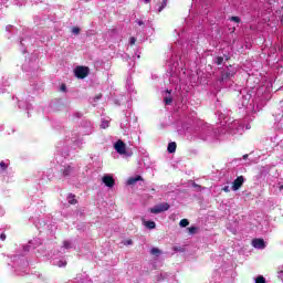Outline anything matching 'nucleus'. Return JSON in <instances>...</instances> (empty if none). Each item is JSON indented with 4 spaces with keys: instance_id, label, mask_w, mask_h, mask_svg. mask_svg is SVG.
Segmentation results:
<instances>
[{
    "instance_id": "obj_9",
    "label": "nucleus",
    "mask_w": 283,
    "mask_h": 283,
    "mask_svg": "<svg viewBox=\"0 0 283 283\" xmlns=\"http://www.w3.org/2000/svg\"><path fill=\"white\" fill-rule=\"evenodd\" d=\"M164 211H169V203H159L150 209V213L155 214L163 213Z\"/></svg>"
},
{
    "instance_id": "obj_48",
    "label": "nucleus",
    "mask_w": 283,
    "mask_h": 283,
    "mask_svg": "<svg viewBox=\"0 0 283 283\" xmlns=\"http://www.w3.org/2000/svg\"><path fill=\"white\" fill-rule=\"evenodd\" d=\"M245 129H251V126L247 125V126H245Z\"/></svg>"
},
{
    "instance_id": "obj_52",
    "label": "nucleus",
    "mask_w": 283,
    "mask_h": 283,
    "mask_svg": "<svg viewBox=\"0 0 283 283\" xmlns=\"http://www.w3.org/2000/svg\"><path fill=\"white\" fill-rule=\"evenodd\" d=\"M175 251H180V249H178V248H175Z\"/></svg>"
},
{
    "instance_id": "obj_58",
    "label": "nucleus",
    "mask_w": 283,
    "mask_h": 283,
    "mask_svg": "<svg viewBox=\"0 0 283 283\" xmlns=\"http://www.w3.org/2000/svg\"><path fill=\"white\" fill-rule=\"evenodd\" d=\"M281 273H283V270H281Z\"/></svg>"
},
{
    "instance_id": "obj_14",
    "label": "nucleus",
    "mask_w": 283,
    "mask_h": 283,
    "mask_svg": "<svg viewBox=\"0 0 283 283\" xmlns=\"http://www.w3.org/2000/svg\"><path fill=\"white\" fill-rule=\"evenodd\" d=\"M233 74H235V71H231L230 69L223 71L221 74L222 83H224V81H227V78H231V76H233Z\"/></svg>"
},
{
    "instance_id": "obj_45",
    "label": "nucleus",
    "mask_w": 283,
    "mask_h": 283,
    "mask_svg": "<svg viewBox=\"0 0 283 283\" xmlns=\"http://www.w3.org/2000/svg\"><path fill=\"white\" fill-rule=\"evenodd\" d=\"M126 244H133L132 240L126 241Z\"/></svg>"
},
{
    "instance_id": "obj_46",
    "label": "nucleus",
    "mask_w": 283,
    "mask_h": 283,
    "mask_svg": "<svg viewBox=\"0 0 283 283\" xmlns=\"http://www.w3.org/2000/svg\"><path fill=\"white\" fill-rule=\"evenodd\" d=\"M61 90H62L63 92H65V85H62Z\"/></svg>"
},
{
    "instance_id": "obj_34",
    "label": "nucleus",
    "mask_w": 283,
    "mask_h": 283,
    "mask_svg": "<svg viewBox=\"0 0 283 283\" xmlns=\"http://www.w3.org/2000/svg\"><path fill=\"white\" fill-rule=\"evenodd\" d=\"M0 168L2 169V171H6L8 169V164H6V161H1Z\"/></svg>"
},
{
    "instance_id": "obj_2",
    "label": "nucleus",
    "mask_w": 283,
    "mask_h": 283,
    "mask_svg": "<svg viewBox=\"0 0 283 283\" xmlns=\"http://www.w3.org/2000/svg\"><path fill=\"white\" fill-rule=\"evenodd\" d=\"M217 132H220L224 139H227V134H230L231 136L240 135L242 136L244 132V123L242 119H234L227 125L221 122V127L216 129Z\"/></svg>"
},
{
    "instance_id": "obj_20",
    "label": "nucleus",
    "mask_w": 283,
    "mask_h": 283,
    "mask_svg": "<svg viewBox=\"0 0 283 283\" xmlns=\"http://www.w3.org/2000/svg\"><path fill=\"white\" fill-rule=\"evenodd\" d=\"M168 153L175 154L176 153V142H171L168 144Z\"/></svg>"
},
{
    "instance_id": "obj_47",
    "label": "nucleus",
    "mask_w": 283,
    "mask_h": 283,
    "mask_svg": "<svg viewBox=\"0 0 283 283\" xmlns=\"http://www.w3.org/2000/svg\"><path fill=\"white\" fill-rule=\"evenodd\" d=\"M151 0H144L145 3H149Z\"/></svg>"
},
{
    "instance_id": "obj_44",
    "label": "nucleus",
    "mask_w": 283,
    "mask_h": 283,
    "mask_svg": "<svg viewBox=\"0 0 283 283\" xmlns=\"http://www.w3.org/2000/svg\"><path fill=\"white\" fill-rule=\"evenodd\" d=\"M34 224H35L36 229H41V227L39 226L40 222H38V223L35 222Z\"/></svg>"
},
{
    "instance_id": "obj_30",
    "label": "nucleus",
    "mask_w": 283,
    "mask_h": 283,
    "mask_svg": "<svg viewBox=\"0 0 283 283\" xmlns=\"http://www.w3.org/2000/svg\"><path fill=\"white\" fill-rule=\"evenodd\" d=\"M72 34H75V35L81 34V29H80L78 27H74V28L72 29Z\"/></svg>"
},
{
    "instance_id": "obj_24",
    "label": "nucleus",
    "mask_w": 283,
    "mask_h": 283,
    "mask_svg": "<svg viewBox=\"0 0 283 283\" xmlns=\"http://www.w3.org/2000/svg\"><path fill=\"white\" fill-rule=\"evenodd\" d=\"M145 227H146L147 229H156V222H154V221H147V222L145 223Z\"/></svg>"
},
{
    "instance_id": "obj_12",
    "label": "nucleus",
    "mask_w": 283,
    "mask_h": 283,
    "mask_svg": "<svg viewBox=\"0 0 283 283\" xmlns=\"http://www.w3.org/2000/svg\"><path fill=\"white\" fill-rule=\"evenodd\" d=\"M242 185H244V177L240 176L238 177L233 184H232V190L233 191H238V189H240V187H242Z\"/></svg>"
},
{
    "instance_id": "obj_22",
    "label": "nucleus",
    "mask_w": 283,
    "mask_h": 283,
    "mask_svg": "<svg viewBox=\"0 0 283 283\" xmlns=\"http://www.w3.org/2000/svg\"><path fill=\"white\" fill-rule=\"evenodd\" d=\"M67 202L69 205H76V197L74 195H69Z\"/></svg>"
},
{
    "instance_id": "obj_6",
    "label": "nucleus",
    "mask_w": 283,
    "mask_h": 283,
    "mask_svg": "<svg viewBox=\"0 0 283 283\" xmlns=\"http://www.w3.org/2000/svg\"><path fill=\"white\" fill-rule=\"evenodd\" d=\"M241 98L239 101V107H245L247 109H251L253 107V99H251V93H247V91L240 92Z\"/></svg>"
},
{
    "instance_id": "obj_54",
    "label": "nucleus",
    "mask_w": 283,
    "mask_h": 283,
    "mask_svg": "<svg viewBox=\"0 0 283 283\" xmlns=\"http://www.w3.org/2000/svg\"><path fill=\"white\" fill-rule=\"evenodd\" d=\"M232 32H235V28L232 29Z\"/></svg>"
},
{
    "instance_id": "obj_39",
    "label": "nucleus",
    "mask_w": 283,
    "mask_h": 283,
    "mask_svg": "<svg viewBox=\"0 0 283 283\" xmlns=\"http://www.w3.org/2000/svg\"><path fill=\"white\" fill-rule=\"evenodd\" d=\"M218 117H219V120H224V114L223 113H219V115H218Z\"/></svg>"
},
{
    "instance_id": "obj_13",
    "label": "nucleus",
    "mask_w": 283,
    "mask_h": 283,
    "mask_svg": "<svg viewBox=\"0 0 283 283\" xmlns=\"http://www.w3.org/2000/svg\"><path fill=\"white\" fill-rule=\"evenodd\" d=\"M252 247H254V249H266V243H264L263 239H254L252 240Z\"/></svg>"
},
{
    "instance_id": "obj_57",
    "label": "nucleus",
    "mask_w": 283,
    "mask_h": 283,
    "mask_svg": "<svg viewBox=\"0 0 283 283\" xmlns=\"http://www.w3.org/2000/svg\"><path fill=\"white\" fill-rule=\"evenodd\" d=\"M19 107H21V104H19Z\"/></svg>"
},
{
    "instance_id": "obj_53",
    "label": "nucleus",
    "mask_w": 283,
    "mask_h": 283,
    "mask_svg": "<svg viewBox=\"0 0 283 283\" xmlns=\"http://www.w3.org/2000/svg\"><path fill=\"white\" fill-rule=\"evenodd\" d=\"M283 189V185L282 186H280V190H282Z\"/></svg>"
},
{
    "instance_id": "obj_37",
    "label": "nucleus",
    "mask_w": 283,
    "mask_h": 283,
    "mask_svg": "<svg viewBox=\"0 0 283 283\" xmlns=\"http://www.w3.org/2000/svg\"><path fill=\"white\" fill-rule=\"evenodd\" d=\"M164 101H165V105H169L170 103H172L174 99H172L171 97H167V96H166V97L164 98Z\"/></svg>"
},
{
    "instance_id": "obj_15",
    "label": "nucleus",
    "mask_w": 283,
    "mask_h": 283,
    "mask_svg": "<svg viewBox=\"0 0 283 283\" xmlns=\"http://www.w3.org/2000/svg\"><path fill=\"white\" fill-rule=\"evenodd\" d=\"M83 127H86V130L84 132V134L90 135L92 134V130L94 129V125L92 124V122L90 120H84L82 123Z\"/></svg>"
},
{
    "instance_id": "obj_55",
    "label": "nucleus",
    "mask_w": 283,
    "mask_h": 283,
    "mask_svg": "<svg viewBox=\"0 0 283 283\" xmlns=\"http://www.w3.org/2000/svg\"><path fill=\"white\" fill-rule=\"evenodd\" d=\"M0 3H3V0H0Z\"/></svg>"
},
{
    "instance_id": "obj_19",
    "label": "nucleus",
    "mask_w": 283,
    "mask_h": 283,
    "mask_svg": "<svg viewBox=\"0 0 283 283\" xmlns=\"http://www.w3.org/2000/svg\"><path fill=\"white\" fill-rule=\"evenodd\" d=\"M78 136L80 135L76 134V133L72 134V137L70 139H66L67 145H70V142L71 143H78Z\"/></svg>"
},
{
    "instance_id": "obj_32",
    "label": "nucleus",
    "mask_w": 283,
    "mask_h": 283,
    "mask_svg": "<svg viewBox=\"0 0 283 283\" xmlns=\"http://www.w3.org/2000/svg\"><path fill=\"white\" fill-rule=\"evenodd\" d=\"M188 231H189L190 235H193V233H196V231H198V228L197 227H190V228H188Z\"/></svg>"
},
{
    "instance_id": "obj_56",
    "label": "nucleus",
    "mask_w": 283,
    "mask_h": 283,
    "mask_svg": "<svg viewBox=\"0 0 283 283\" xmlns=\"http://www.w3.org/2000/svg\"><path fill=\"white\" fill-rule=\"evenodd\" d=\"M84 1H86V2H87V1H90V0H84Z\"/></svg>"
},
{
    "instance_id": "obj_42",
    "label": "nucleus",
    "mask_w": 283,
    "mask_h": 283,
    "mask_svg": "<svg viewBox=\"0 0 283 283\" xmlns=\"http://www.w3.org/2000/svg\"><path fill=\"white\" fill-rule=\"evenodd\" d=\"M136 23H138L139 25H145V22H143V20H136Z\"/></svg>"
},
{
    "instance_id": "obj_5",
    "label": "nucleus",
    "mask_w": 283,
    "mask_h": 283,
    "mask_svg": "<svg viewBox=\"0 0 283 283\" xmlns=\"http://www.w3.org/2000/svg\"><path fill=\"white\" fill-rule=\"evenodd\" d=\"M77 171L78 170L76 169V166L74 164H66L61 166L60 168V174L62 178H65L66 180H69V178H74Z\"/></svg>"
},
{
    "instance_id": "obj_18",
    "label": "nucleus",
    "mask_w": 283,
    "mask_h": 283,
    "mask_svg": "<svg viewBox=\"0 0 283 283\" xmlns=\"http://www.w3.org/2000/svg\"><path fill=\"white\" fill-rule=\"evenodd\" d=\"M138 180H143V177L140 176L132 177L127 180V185H136Z\"/></svg>"
},
{
    "instance_id": "obj_28",
    "label": "nucleus",
    "mask_w": 283,
    "mask_h": 283,
    "mask_svg": "<svg viewBox=\"0 0 283 283\" xmlns=\"http://www.w3.org/2000/svg\"><path fill=\"white\" fill-rule=\"evenodd\" d=\"M179 226L182 228L189 227V220L188 219L180 220Z\"/></svg>"
},
{
    "instance_id": "obj_29",
    "label": "nucleus",
    "mask_w": 283,
    "mask_h": 283,
    "mask_svg": "<svg viewBox=\"0 0 283 283\" xmlns=\"http://www.w3.org/2000/svg\"><path fill=\"white\" fill-rule=\"evenodd\" d=\"M255 283H266V279H264V276L262 275H259L255 280H254Z\"/></svg>"
},
{
    "instance_id": "obj_27",
    "label": "nucleus",
    "mask_w": 283,
    "mask_h": 283,
    "mask_svg": "<svg viewBox=\"0 0 283 283\" xmlns=\"http://www.w3.org/2000/svg\"><path fill=\"white\" fill-rule=\"evenodd\" d=\"M126 87H127V91L130 94H134V86H132V82L130 81H127Z\"/></svg>"
},
{
    "instance_id": "obj_43",
    "label": "nucleus",
    "mask_w": 283,
    "mask_h": 283,
    "mask_svg": "<svg viewBox=\"0 0 283 283\" xmlns=\"http://www.w3.org/2000/svg\"><path fill=\"white\" fill-rule=\"evenodd\" d=\"M223 191L228 192L229 191V186L223 187Z\"/></svg>"
},
{
    "instance_id": "obj_23",
    "label": "nucleus",
    "mask_w": 283,
    "mask_h": 283,
    "mask_svg": "<svg viewBox=\"0 0 283 283\" xmlns=\"http://www.w3.org/2000/svg\"><path fill=\"white\" fill-rule=\"evenodd\" d=\"M214 63L216 65H222V63H224V57L222 56L214 57Z\"/></svg>"
},
{
    "instance_id": "obj_36",
    "label": "nucleus",
    "mask_w": 283,
    "mask_h": 283,
    "mask_svg": "<svg viewBox=\"0 0 283 283\" xmlns=\"http://www.w3.org/2000/svg\"><path fill=\"white\" fill-rule=\"evenodd\" d=\"M6 232L0 229V240H2V242H6Z\"/></svg>"
},
{
    "instance_id": "obj_17",
    "label": "nucleus",
    "mask_w": 283,
    "mask_h": 283,
    "mask_svg": "<svg viewBox=\"0 0 283 283\" xmlns=\"http://www.w3.org/2000/svg\"><path fill=\"white\" fill-rule=\"evenodd\" d=\"M120 129L127 132L129 129V116H125L124 120L120 123Z\"/></svg>"
},
{
    "instance_id": "obj_7",
    "label": "nucleus",
    "mask_w": 283,
    "mask_h": 283,
    "mask_svg": "<svg viewBox=\"0 0 283 283\" xmlns=\"http://www.w3.org/2000/svg\"><path fill=\"white\" fill-rule=\"evenodd\" d=\"M178 63H175L174 66L170 69V77L169 82L174 85H178L180 83V77L178 76Z\"/></svg>"
},
{
    "instance_id": "obj_11",
    "label": "nucleus",
    "mask_w": 283,
    "mask_h": 283,
    "mask_svg": "<svg viewBox=\"0 0 283 283\" xmlns=\"http://www.w3.org/2000/svg\"><path fill=\"white\" fill-rule=\"evenodd\" d=\"M102 182H104V185L106 187H108L109 189H112V187H114V185H116V182L114 181V177H112V175H105L102 178Z\"/></svg>"
},
{
    "instance_id": "obj_26",
    "label": "nucleus",
    "mask_w": 283,
    "mask_h": 283,
    "mask_svg": "<svg viewBox=\"0 0 283 283\" xmlns=\"http://www.w3.org/2000/svg\"><path fill=\"white\" fill-rule=\"evenodd\" d=\"M107 127H109V120L103 119L102 124H101V128L102 129H107Z\"/></svg>"
},
{
    "instance_id": "obj_8",
    "label": "nucleus",
    "mask_w": 283,
    "mask_h": 283,
    "mask_svg": "<svg viewBox=\"0 0 283 283\" xmlns=\"http://www.w3.org/2000/svg\"><path fill=\"white\" fill-rule=\"evenodd\" d=\"M74 74L77 78H85L90 74V69L87 66H77L74 70Z\"/></svg>"
},
{
    "instance_id": "obj_49",
    "label": "nucleus",
    "mask_w": 283,
    "mask_h": 283,
    "mask_svg": "<svg viewBox=\"0 0 283 283\" xmlns=\"http://www.w3.org/2000/svg\"><path fill=\"white\" fill-rule=\"evenodd\" d=\"M243 158H244V159L249 158V155H244Z\"/></svg>"
},
{
    "instance_id": "obj_51",
    "label": "nucleus",
    "mask_w": 283,
    "mask_h": 283,
    "mask_svg": "<svg viewBox=\"0 0 283 283\" xmlns=\"http://www.w3.org/2000/svg\"><path fill=\"white\" fill-rule=\"evenodd\" d=\"M81 116H82L81 113H78V114H77V117L81 118Z\"/></svg>"
},
{
    "instance_id": "obj_25",
    "label": "nucleus",
    "mask_w": 283,
    "mask_h": 283,
    "mask_svg": "<svg viewBox=\"0 0 283 283\" xmlns=\"http://www.w3.org/2000/svg\"><path fill=\"white\" fill-rule=\"evenodd\" d=\"M189 45L190 48H195L196 45H198V38H191L189 41Z\"/></svg>"
},
{
    "instance_id": "obj_1",
    "label": "nucleus",
    "mask_w": 283,
    "mask_h": 283,
    "mask_svg": "<svg viewBox=\"0 0 283 283\" xmlns=\"http://www.w3.org/2000/svg\"><path fill=\"white\" fill-rule=\"evenodd\" d=\"M195 6H199L201 8L200 14L193 17V24L200 23V25H205L206 23H209V25H214V23H218V21L224 19V13H219L216 15V12L210 11L209 8H211V4L213 3V0H192Z\"/></svg>"
},
{
    "instance_id": "obj_38",
    "label": "nucleus",
    "mask_w": 283,
    "mask_h": 283,
    "mask_svg": "<svg viewBox=\"0 0 283 283\" xmlns=\"http://www.w3.org/2000/svg\"><path fill=\"white\" fill-rule=\"evenodd\" d=\"M31 244H32V241H30L29 244L24 247V251H30V247H32Z\"/></svg>"
},
{
    "instance_id": "obj_31",
    "label": "nucleus",
    "mask_w": 283,
    "mask_h": 283,
    "mask_svg": "<svg viewBox=\"0 0 283 283\" xmlns=\"http://www.w3.org/2000/svg\"><path fill=\"white\" fill-rule=\"evenodd\" d=\"M165 8H167V0H164L161 3V7H159L158 12H163V10H165Z\"/></svg>"
},
{
    "instance_id": "obj_16",
    "label": "nucleus",
    "mask_w": 283,
    "mask_h": 283,
    "mask_svg": "<svg viewBox=\"0 0 283 283\" xmlns=\"http://www.w3.org/2000/svg\"><path fill=\"white\" fill-rule=\"evenodd\" d=\"M51 262L53 266H59L60 269H62V266H67V261L63 259H53Z\"/></svg>"
},
{
    "instance_id": "obj_4",
    "label": "nucleus",
    "mask_w": 283,
    "mask_h": 283,
    "mask_svg": "<svg viewBox=\"0 0 283 283\" xmlns=\"http://www.w3.org/2000/svg\"><path fill=\"white\" fill-rule=\"evenodd\" d=\"M28 260H25V256L23 255H13L12 256V268L14 269V272L17 275H27L29 269H28Z\"/></svg>"
},
{
    "instance_id": "obj_35",
    "label": "nucleus",
    "mask_w": 283,
    "mask_h": 283,
    "mask_svg": "<svg viewBox=\"0 0 283 283\" xmlns=\"http://www.w3.org/2000/svg\"><path fill=\"white\" fill-rule=\"evenodd\" d=\"M230 21H232L234 23H240L241 19H240V17H231Z\"/></svg>"
},
{
    "instance_id": "obj_10",
    "label": "nucleus",
    "mask_w": 283,
    "mask_h": 283,
    "mask_svg": "<svg viewBox=\"0 0 283 283\" xmlns=\"http://www.w3.org/2000/svg\"><path fill=\"white\" fill-rule=\"evenodd\" d=\"M114 149L115 151H117V154H119L120 156H124V154H127V146L124 144L123 140H117L114 144Z\"/></svg>"
},
{
    "instance_id": "obj_41",
    "label": "nucleus",
    "mask_w": 283,
    "mask_h": 283,
    "mask_svg": "<svg viewBox=\"0 0 283 283\" xmlns=\"http://www.w3.org/2000/svg\"><path fill=\"white\" fill-rule=\"evenodd\" d=\"M186 23H188V25L191 24V15L189 18L186 19Z\"/></svg>"
},
{
    "instance_id": "obj_21",
    "label": "nucleus",
    "mask_w": 283,
    "mask_h": 283,
    "mask_svg": "<svg viewBox=\"0 0 283 283\" xmlns=\"http://www.w3.org/2000/svg\"><path fill=\"white\" fill-rule=\"evenodd\" d=\"M161 253H163V251H160V249H158V248H153L150 250V254L156 255V258H158Z\"/></svg>"
},
{
    "instance_id": "obj_3",
    "label": "nucleus",
    "mask_w": 283,
    "mask_h": 283,
    "mask_svg": "<svg viewBox=\"0 0 283 283\" xmlns=\"http://www.w3.org/2000/svg\"><path fill=\"white\" fill-rule=\"evenodd\" d=\"M200 140L206 143H214V140H224V137L220 130H216L212 126H205L200 129L198 134Z\"/></svg>"
},
{
    "instance_id": "obj_33",
    "label": "nucleus",
    "mask_w": 283,
    "mask_h": 283,
    "mask_svg": "<svg viewBox=\"0 0 283 283\" xmlns=\"http://www.w3.org/2000/svg\"><path fill=\"white\" fill-rule=\"evenodd\" d=\"M63 249H72V242L64 241Z\"/></svg>"
},
{
    "instance_id": "obj_40",
    "label": "nucleus",
    "mask_w": 283,
    "mask_h": 283,
    "mask_svg": "<svg viewBox=\"0 0 283 283\" xmlns=\"http://www.w3.org/2000/svg\"><path fill=\"white\" fill-rule=\"evenodd\" d=\"M129 43L130 45H134V43H136V38H130Z\"/></svg>"
},
{
    "instance_id": "obj_50",
    "label": "nucleus",
    "mask_w": 283,
    "mask_h": 283,
    "mask_svg": "<svg viewBox=\"0 0 283 283\" xmlns=\"http://www.w3.org/2000/svg\"><path fill=\"white\" fill-rule=\"evenodd\" d=\"M96 98V101H98V99H101V96H97V97H95Z\"/></svg>"
}]
</instances>
